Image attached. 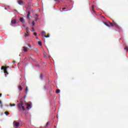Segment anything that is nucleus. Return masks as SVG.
Returning <instances> with one entry per match:
<instances>
[{
  "instance_id": "25",
  "label": "nucleus",
  "mask_w": 128,
  "mask_h": 128,
  "mask_svg": "<svg viewBox=\"0 0 128 128\" xmlns=\"http://www.w3.org/2000/svg\"><path fill=\"white\" fill-rule=\"evenodd\" d=\"M26 92H28V86L26 87Z\"/></svg>"
},
{
  "instance_id": "17",
  "label": "nucleus",
  "mask_w": 128,
  "mask_h": 128,
  "mask_svg": "<svg viewBox=\"0 0 128 128\" xmlns=\"http://www.w3.org/2000/svg\"><path fill=\"white\" fill-rule=\"evenodd\" d=\"M30 36V34H28V33H26L24 36L25 38H26V36Z\"/></svg>"
},
{
  "instance_id": "28",
  "label": "nucleus",
  "mask_w": 128,
  "mask_h": 128,
  "mask_svg": "<svg viewBox=\"0 0 128 128\" xmlns=\"http://www.w3.org/2000/svg\"><path fill=\"white\" fill-rule=\"evenodd\" d=\"M48 124H50L48 123V122L46 124V126H48Z\"/></svg>"
},
{
  "instance_id": "11",
  "label": "nucleus",
  "mask_w": 128,
  "mask_h": 128,
  "mask_svg": "<svg viewBox=\"0 0 128 128\" xmlns=\"http://www.w3.org/2000/svg\"><path fill=\"white\" fill-rule=\"evenodd\" d=\"M46 32L44 31H42V36H43V38H44V36H46Z\"/></svg>"
},
{
  "instance_id": "27",
  "label": "nucleus",
  "mask_w": 128,
  "mask_h": 128,
  "mask_svg": "<svg viewBox=\"0 0 128 128\" xmlns=\"http://www.w3.org/2000/svg\"><path fill=\"white\" fill-rule=\"evenodd\" d=\"M54 1L57 2L58 4V2H60V0H54Z\"/></svg>"
},
{
  "instance_id": "31",
  "label": "nucleus",
  "mask_w": 128,
  "mask_h": 128,
  "mask_svg": "<svg viewBox=\"0 0 128 128\" xmlns=\"http://www.w3.org/2000/svg\"><path fill=\"white\" fill-rule=\"evenodd\" d=\"M92 12H96V11H94V9H92Z\"/></svg>"
},
{
  "instance_id": "5",
  "label": "nucleus",
  "mask_w": 128,
  "mask_h": 128,
  "mask_svg": "<svg viewBox=\"0 0 128 128\" xmlns=\"http://www.w3.org/2000/svg\"><path fill=\"white\" fill-rule=\"evenodd\" d=\"M109 24L110 26H117V24L116 22H109Z\"/></svg>"
},
{
  "instance_id": "32",
  "label": "nucleus",
  "mask_w": 128,
  "mask_h": 128,
  "mask_svg": "<svg viewBox=\"0 0 128 128\" xmlns=\"http://www.w3.org/2000/svg\"><path fill=\"white\" fill-rule=\"evenodd\" d=\"M32 32H34V28H32Z\"/></svg>"
},
{
  "instance_id": "26",
  "label": "nucleus",
  "mask_w": 128,
  "mask_h": 128,
  "mask_svg": "<svg viewBox=\"0 0 128 128\" xmlns=\"http://www.w3.org/2000/svg\"><path fill=\"white\" fill-rule=\"evenodd\" d=\"M124 50H127V52H128V47L126 46L125 48H124Z\"/></svg>"
},
{
  "instance_id": "33",
  "label": "nucleus",
  "mask_w": 128,
  "mask_h": 128,
  "mask_svg": "<svg viewBox=\"0 0 128 128\" xmlns=\"http://www.w3.org/2000/svg\"><path fill=\"white\" fill-rule=\"evenodd\" d=\"M34 36H36V35H37L36 33H34Z\"/></svg>"
},
{
  "instance_id": "3",
  "label": "nucleus",
  "mask_w": 128,
  "mask_h": 128,
  "mask_svg": "<svg viewBox=\"0 0 128 128\" xmlns=\"http://www.w3.org/2000/svg\"><path fill=\"white\" fill-rule=\"evenodd\" d=\"M13 124L14 128H18L20 126V122H16V121H14Z\"/></svg>"
},
{
  "instance_id": "37",
  "label": "nucleus",
  "mask_w": 128,
  "mask_h": 128,
  "mask_svg": "<svg viewBox=\"0 0 128 128\" xmlns=\"http://www.w3.org/2000/svg\"><path fill=\"white\" fill-rule=\"evenodd\" d=\"M5 10H6V8H5Z\"/></svg>"
},
{
  "instance_id": "14",
  "label": "nucleus",
  "mask_w": 128,
  "mask_h": 128,
  "mask_svg": "<svg viewBox=\"0 0 128 128\" xmlns=\"http://www.w3.org/2000/svg\"><path fill=\"white\" fill-rule=\"evenodd\" d=\"M30 12H28V14L27 18H30Z\"/></svg>"
},
{
  "instance_id": "12",
  "label": "nucleus",
  "mask_w": 128,
  "mask_h": 128,
  "mask_svg": "<svg viewBox=\"0 0 128 128\" xmlns=\"http://www.w3.org/2000/svg\"><path fill=\"white\" fill-rule=\"evenodd\" d=\"M40 80H44V75L42 74H40Z\"/></svg>"
},
{
  "instance_id": "4",
  "label": "nucleus",
  "mask_w": 128,
  "mask_h": 128,
  "mask_svg": "<svg viewBox=\"0 0 128 128\" xmlns=\"http://www.w3.org/2000/svg\"><path fill=\"white\" fill-rule=\"evenodd\" d=\"M18 4L20 6H24V4H26V3L23 2L22 0H18Z\"/></svg>"
},
{
  "instance_id": "23",
  "label": "nucleus",
  "mask_w": 128,
  "mask_h": 128,
  "mask_svg": "<svg viewBox=\"0 0 128 128\" xmlns=\"http://www.w3.org/2000/svg\"><path fill=\"white\" fill-rule=\"evenodd\" d=\"M104 24H105L106 26H108V28H110V25H108V24L106 23V22H104Z\"/></svg>"
},
{
  "instance_id": "21",
  "label": "nucleus",
  "mask_w": 128,
  "mask_h": 128,
  "mask_svg": "<svg viewBox=\"0 0 128 128\" xmlns=\"http://www.w3.org/2000/svg\"><path fill=\"white\" fill-rule=\"evenodd\" d=\"M27 46H28L29 48H32V45L30 44H28Z\"/></svg>"
},
{
  "instance_id": "16",
  "label": "nucleus",
  "mask_w": 128,
  "mask_h": 128,
  "mask_svg": "<svg viewBox=\"0 0 128 128\" xmlns=\"http://www.w3.org/2000/svg\"><path fill=\"white\" fill-rule=\"evenodd\" d=\"M32 26H34L36 25V23L34 22V21H32Z\"/></svg>"
},
{
  "instance_id": "19",
  "label": "nucleus",
  "mask_w": 128,
  "mask_h": 128,
  "mask_svg": "<svg viewBox=\"0 0 128 128\" xmlns=\"http://www.w3.org/2000/svg\"><path fill=\"white\" fill-rule=\"evenodd\" d=\"M38 44L40 46H42V42H38Z\"/></svg>"
},
{
  "instance_id": "13",
  "label": "nucleus",
  "mask_w": 128,
  "mask_h": 128,
  "mask_svg": "<svg viewBox=\"0 0 128 128\" xmlns=\"http://www.w3.org/2000/svg\"><path fill=\"white\" fill-rule=\"evenodd\" d=\"M34 52H36V54H38V50L36 48H34Z\"/></svg>"
},
{
  "instance_id": "35",
  "label": "nucleus",
  "mask_w": 128,
  "mask_h": 128,
  "mask_svg": "<svg viewBox=\"0 0 128 128\" xmlns=\"http://www.w3.org/2000/svg\"><path fill=\"white\" fill-rule=\"evenodd\" d=\"M16 62V61L13 62V64H14Z\"/></svg>"
},
{
  "instance_id": "29",
  "label": "nucleus",
  "mask_w": 128,
  "mask_h": 128,
  "mask_svg": "<svg viewBox=\"0 0 128 128\" xmlns=\"http://www.w3.org/2000/svg\"><path fill=\"white\" fill-rule=\"evenodd\" d=\"M92 10H94V5H92Z\"/></svg>"
},
{
  "instance_id": "34",
  "label": "nucleus",
  "mask_w": 128,
  "mask_h": 128,
  "mask_svg": "<svg viewBox=\"0 0 128 128\" xmlns=\"http://www.w3.org/2000/svg\"><path fill=\"white\" fill-rule=\"evenodd\" d=\"M0 98H2V94H0Z\"/></svg>"
},
{
  "instance_id": "20",
  "label": "nucleus",
  "mask_w": 128,
  "mask_h": 128,
  "mask_svg": "<svg viewBox=\"0 0 128 128\" xmlns=\"http://www.w3.org/2000/svg\"><path fill=\"white\" fill-rule=\"evenodd\" d=\"M4 114L6 116H8V114H10V113L8 112H5Z\"/></svg>"
},
{
  "instance_id": "24",
  "label": "nucleus",
  "mask_w": 128,
  "mask_h": 128,
  "mask_svg": "<svg viewBox=\"0 0 128 128\" xmlns=\"http://www.w3.org/2000/svg\"><path fill=\"white\" fill-rule=\"evenodd\" d=\"M44 38H50V34H48L47 36H44Z\"/></svg>"
},
{
  "instance_id": "18",
  "label": "nucleus",
  "mask_w": 128,
  "mask_h": 128,
  "mask_svg": "<svg viewBox=\"0 0 128 128\" xmlns=\"http://www.w3.org/2000/svg\"><path fill=\"white\" fill-rule=\"evenodd\" d=\"M60 90H56V94H60Z\"/></svg>"
},
{
  "instance_id": "6",
  "label": "nucleus",
  "mask_w": 128,
  "mask_h": 128,
  "mask_svg": "<svg viewBox=\"0 0 128 128\" xmlns=\"http://www.w3.org/2000/svg\"><path fill=\"white\" fill-rule=\"evenodd\" d=\"M24 27L25 28L26 30H27L26 33L28 34V30H30V28H28V27L26 26H24Z\"/></svg>"
},
{
  "instance_id": "7",
  "label": "nucleus",
  "mask_w": 128,
  "mask_h": 128,
  "mask_svg": "<svg viewBox=\"0 0 128 128\" xmlns=\"http://www.w3.org/2000/svg\"><path fill=\"white\" fill-rule=\"evenodd\" d=\"M11 22L12 24H16V20H12Z\"/></svg>"
},
{
  "instance_id": "1",
  "label": "nucleus",
  "mask_w": 128,
  "mask_h": 128,
  "mask_svg": "<svg viewBox=\"0 0 128 128\" xmlns=\"http://www.w3.org/2000/svg\"><path fill=\"white\" fill-rule=\"evenodd\" d=\"M18 108L20 110H26V108L24 106V102L22 101L20 102L18 104Z\"/></svg>"
},
{
  "instance_id": "15",
  "label": "nucleus",
  "mask_w": 128,
  "mask_h": 128,
  "mask_svg": "<svg viewBox=\"0 0 128 128\" xmlns=\"http://www.w3.org/2000/svg\"><path fill=\"white\" fill-rule=\"evenodd\" d=\"M18 90L20 91L22 90V86H19Z\"/></svg>"
},
{
  "instance_id": "30",
  "label": "nucleus",
  "mask_w": 128,
  "mask_h": 128,
  "mask_svg": "<svg viewBox=\"0 0 128 128\" xmlns=\"http://www.w3.org/2000/svg\"><path fill=\"white\" fill-rule=\"evenodd\" d=\"M62 10H66V8H62Z\"/></svg>"
},
{
  "instance_id": "2",
  "label": "nucleus",
  "mask_w": 128,
  "mask_h": 128,
  "mask_svg": "<svg viewBox=\"0 0 128 128\" xmlns=\"http://www.w3.org/2000/svg\"><path fill=\"white\" fill-rule=\"evenodd\" d=\"M8 67H5L4 66H2L1 68L2 70H4V74H8Z\"/></svg>"
},
{
  "instance_id": "36",
  "label": "nucleus",
  "mask_w": 128,
  "mask_h": 128,
  "mask_svg": "<svg viewBox=\"0 0 128 128\" xmlns=\"http://www.w3.org/2000/svg\"><path fill=\"white\" fill-rule=\"evenodd\" d=\"M0 104H2V101H0Z\"/></svg>"
},
{
  "instance_id": "10",
  "label": "nucleus",
  "mask_w": 128,
  "mask_h": 128,
  "mask_svg": "<svg viewBox=\"0 0 128 128\" xmlns=\"http://www.w3.org/2000/svg\"><path fill=\"white\" fill-rule=\"evenodd\" d=\"M26 105L27 106V109L28 110H30V108H32V106H30V104L28 103H27L26 104Z\"/></svg>"
},
{
  "instance_id": "8",
  "label": "nucleus",
  "mask_w": 128,
  "mask_h": 128,
  "mask_svg": "<svg viewBox=\"0 0 128 128\" xmlns=\"http://www.w3.org/2000/svg\"><path fill=\"white\" fill-rule=\"evenodd\" d=\"M20 22H22V24H24V19L22 18H20Z\"/></svg>"
},
{
  "instance_id": "22",
  "label": "nucleus",
  "mask_w": 128,
  "mask_h": 128,
  "mask_svg": "<svg viewBox=\"0 0 128 128\" xmlns=\"http://www.w3.org/2000/svg\"><path fill=\"white\" fill-rule=\"evenodd\" d=\"M10 106H16V104H10Z\"/></svg>"
},
{
  "instance_id": "9",
  "label": "nucleus",
  "mask_w": 128,
  "mask_h": 128,
  "mask_svg": "<svg viewBox=\"0 0 128 128\" xmlns=\"http://www.w3.org/2000/svg\"><path fill=\"white\" fill-rule=\"evenodd\" d=\"M23 50L25 52H28V48L26 47V46H24L23 47Z\"/></svg>"
}]
</instances>
